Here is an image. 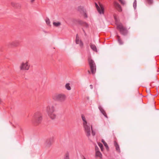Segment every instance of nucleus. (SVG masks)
<instances>
[{
    "label": "nucleus",
    "instance_id": "nucleus-1",
    "mask_svg": "<svg viewBox=\"0 0 159 159\" xmlns=\"http://www.w3.org/2000/svg\"><path fill=\"white\" fill-rule=\"evenodd\" d=\"M57 106L56 103H53L47 107L48 114L49 117L52 119H54L56 117V115L54 112Z\"/></svg>",
    "mask_w": 159,
    "mask_h": 159
},
{
    "label": "nucleus",
    "instance_id": "nucleus-2",
    "mask_svg": "<svg viewBox=\"0 0 159 159\" xmlns=\"http://www.w3.org/2000/svg\"><path fill=\"white\" fill-rule=\"evenodd\" d=\"M42 115L39 112H37L34 113L33 117V121L34 125H37L40 124L42 120Z\"/></svg>",
    "mask_w": 159,
    "mask_h": 159
},
{
    "label": "nucleus",
    "instance_id": "nucleus-3",
    "mask_svg": "<svg viewBox=\"0 0 159 159\" xmlns=\"http://www.w3.org/2000/svg\"><path fill=\"white\" fill-rule=\"evenodd\" d=\"M81 117L84 122L83 124L85 129V131L86 133V135L88 137H89L90 135L91 131L90 128L89 126L87 125V123L86 120L84 116L83 115H82Z\"/></svg>",
    "mask_w": 159,
    "mask_h": 159
},
{
    "label": "nucleus",
    "instance_id": "nucleus-4",
    "mask_svg": "<svg viewBox=\"0 0 159 159\" xmlns=\"http://www.w3.org/2000/svg\"><path fill=\"white\" fill-rule=\"evenodd\" d=\"M88 61L91 72L93 74H95L96 71V67L94 61L90 57L88 58Z\"/></svg>",
    "mask_w": 159,
    "mask_h": 159
},
{
    "label": "nucleus",
    "instance_id": "nucleus-5",
    "mask_svg": "<svg viewBox=\"0 0 159 159\" xmlns=\"http://www.w3.org/2000/svg\"><path fill=\"white\" fill-rule=\"evenodd\" d=\"M117 28L119 30L120 34L123 35H125L128 33L127 29L121 23L117 25Z\"/></svg>",
    "mask_w": 159,
    "mask_h": 159
},
{
    "label": "nucleus",
    "instance_id": "nucleus-6",
    "mask_svg": "<svg viewBox=\"0 0 159 159\" xmlns=\"http://www.w3.org/2000/svg\"><path fill=\"white\" fill-rule=\"evenodd\" d=\"M30 67V65L29 61H26L22 62L19 68L21 70H28L29 69Z\"/></svg>",
    "mask_w": 159,
    "mask_h": 159
},
{
    "label": "nucleus",
    "instance_id": "nucleus-7",
    "mask_svg": "<svg viewBox=\"0 0 159 159\" xmlns=\"http://www.w3.org/2000/svg\"><path fill=\"white\" fill-rule=\"evenodd\" d=\"M95 6L98 13L100 14H104V10L103 5L99 3V7L96 3L95 2Z\"/></svg>",
    "mask_w": 159,
    "mask_h": 159
},
{
    "label": "nucleus",
    "instance_id": "nucleus-8",
    "mask_svg": "<svg viewBox=\"0 0 159 159\" xmlns=\"http://www.w3.org/2000/svg\"><path fill=\"white\" fill-rule=\"evenodd\" d=\"M66 96L64 94H59L56 96V99L60 102H64L66 99Z\"/></svg>",
    "mask_w": 159,
    "mask_h": 159
},
{
    "label": "nucleus",
    "instance_id": "nucleus-9",
    "mask_svg": "<svg viewBox=\"0 0 159 159\" xmlns=\"http://www.w3.org/2000/svg\"><path fill=\"white\" fill-rule=\"evenodd\" d=\"M114 5L116 9L120 12L122 11V9L120 5L116 1L114 2Z\"/></svg>",
    "mask_w": 159,
    "mask_h": 159
},
{
    "label": "nucleus",
    "instance_id": "nucleus-10",
    "mask_svg": "<svg viewBox=\"0 0 159 159\" xmlns=\"http://www.w3.org/2000/svg\"><path fill=\"white\" fill-rule=\"evenodd\" d=\"M20 44V43L18 41H15L10 43L8 44V46L10 47H17Z\"/></svg>",
    "mask_w": 159,
    "mask_h": 159
},
{
    "label": "nucleus",
    "instance_id": "nucleus-11",
    "mask_svg": "<svg viewBox=\"0 0 159 159\" xmlns=\"http://www.w3.org/2000/svg\"><path fill=\"white\" fill-rule=\"evenodd\" d=\"M114 145L116 148V150L118 152L120 153V147L118 144L116 140L114 141Z\"/></svg>",
    "mask_w": 159,
    "mask_h": 159
},
{
    "label": "nucleus",
    "instance_id": "nucleus-12",
    "mask_svg": "<svg viewBox=\"0 0 159 159\" xmlns=\"http://www.w3.org/2000/svg\"><path fill=\"white\" fill-rule=\"evenodd\" d=\"M98 108L101 111V113L103 114V115L107 118H108L107 114L104 111V110L103 109V108L101 106H99L98 107Z\"/></svg>",
    "mask_w": 159,
    "mask_h": 159
},
{
    "label": "nucleus",
    "instance_id": "nucleus-13",
    "mask_svg": "<svg viewBox=\"0 0 159 159\" xmlns=\"http://www.w3.org/2000/svg\"><path fill=\"white\" fill-rule=\"evenodd\" d=\"M90 46L94 52H97V49L96 46L92 43H90Z\"/></svg>",
    "mask_w": 159,
    "mask_h": 159
},
{
    "label": "nucleus",
    "instance_id": "nucleus-14",
    "mask_svg": "<svg viewBox=\"0 0 159 159\" xmlns=\"http://www.w3.org/2000/svg\"><path fill=\"white\" fill-rule=\"evenodd\" d=\"M78 11L81 13H82L83 12H84V11L86 10L84 9L83 7L80 6L78 7Z\"/></svg>",
    "mask_w": 159,
    "mask_h": 159
},
{
    "label": "nucleus",
    "instance_id": "nucleus-15",
    "mask_svg": "<svg viewBox=\"0 0 159 159\" xmlns=\"http://www.w3.org/2000/svg\"><path fill=\"white\" fill-rule=\"evenodd\" d=\"M117 38L118 42L120 45H122L123 44V42L122 40L121 39L120 37L118 35H117Z\"/></svg>",
    "mask_w": 159,
    "mask_h": 159
},
{
    "label": "nucleus",
    "instance_id": "nucleus-16",
    "mask_svg": "<svg viewBox=\"0 0 159 159\" xmlns=\"http://www.w3.org/2000/svg\"><path fill=\"white\" fill-rule=\"evenodd\" d=\"M96 157H99L100 158L102 157V154L101 152L99 151H96Z\"/></svg>",
    "mask_w": 159,
    "mask_h": 159
},
{
    "label": "nucleus",
    "instance_id": "nucleus-17",
    "mask_svg": "<svg viewBox=\"0 0 159 159\" xmlns=\"http://www.w3.org/2000/svg\"><path fill=\"white\" fill-rule=\"evenodd\" d=\"M76 21L78 23L79 25L82 26L83 24H84L85 22L81 20H76Z\"/></svg>",
    "mask_w": 159,
    "mask_h": 159
},
{
    "label": "nucleus",
    "instance_id": "nucleus-18",
    "mask_svg": "<svg viewBox=\"0 0 159 159\" xmlns=\"http://www.w3.org/2000/svg\"><path fill=\"white\" fill-rule=\"evenodd\" d=\"M53 25L55 27H58L61 25V23L59 22H53Z\"/></svg>",
    "mask_w": 159,
    "mask_h": 159
},
{
    "label": "nucleus",
    "instance_id": "nucleus-19",
    "mask_svg": "<svg viewBox=\"0 0 159 159\" xmlns=\"http://www.w3.org/2000/svg\"><path fill=\"white\" fill-rule=\"evenodd\" d=\"M102 142L103 143L104 146L105 147L106 149H108L109 148L107 143L103 139H102Z\"/></svg>",
    "mask_w": 159,
    "mask_h": 159
},
{
    "label": "nucleus",
    "instance_id": "nucleus-20",
    "mask_svg": "<svg viewBox=\"0 0 159 159\" xmlns=\"http://www.w3.org/2000/svg\"><path fill=\"white\" fill-rule=\"evenodd\" d=\"M65 87L68 90H70L71 89V87L70 86V84L69 83H67L66 84Z\"/></svg>",
    "mask_w": 159,
    "mask_h": 159
},
{
    "label": "nucleus",
    "instance_id": "nucleus-21",
    "mask_svg": "<svg viewBox=\"0 0 159 159\" xmlns=\"http://www.w3.org/2000/svg\"><path fill=\"white\" fill-rule=\"evenodd\" d=\"M137 7V1L136 0H134L133 3V7L134 9H135Z\"/></svg>",
    "mask_w": 159,
    "mask_h": 159
},
{
    "label": "nucleus",
    "instance_id": "nucleus-22",
    "mask_svg": "<svg viewBox=\"0 0 159 159\" xmlns=\"http://www.w3.org/2000/svg\"><path fill=\"white\" fill-rule=\"evenodd\" d=\"M64 159H69V154L68 152H67L65 155Z\"/></svg>",
    "mask_w": 159,
    "mask_h": 159
},
{
    "label": "nucleus",
    "instance_id": "nucleus-23",
    "mask_svg": "<svg viewBox=\"0 0 159 159\" xmlns=\"http://www.w3.org/2000/svg\"><path fill=\"white\" fill-rule=\"evenodd\" d=\"M81 48H82L83 47V43L81 40H80V42H79V44Z\"/></svg>",
    "mask_w": 159,
    "mask_h": 159
},
{
    "label": "nucleus",
    "instance_id": "nucleus-24",
    "mask_svg": "<svg viewBox=\"0 0 159 159\" xmlns=\"http://www.w3.org/2000/svg\"><path fill=\"white\" fill-rule=\"evenodd\" d=\"M82 26H84L86 28H88L89 27V25L86 22H84V24H83Z\"/></svg>",
    "mask_w": 159,
    "mask_h": 159
},
{
    "label": "nucleus",
    "instance_id": "nucleus-25",
    "mask_svg": "<svg viewBox=\"0 0 159 159\" xmlns=\"http://www.w3.org/2000/svg\"><path fill=\"white\" fill-rule=\"evenodd\" d=\"M98 145L100 147V148L102 151V148H103V145L101 143H98Z\"/></svg>",
    "mask_w": 159,
    "mask_h": 159
},
{
    "label": "nucleus",
    "instance_id": "nucleus-26",
    "mask_svg": "<svg viewBox=\"0 0 159 159\" xmlns=\"http://www.w3.org/2000/svg\"><path fill=\"white\" fill-rule=\"evenodd\" d=\"M80 42L79 38H76L75 40V42L76 44H79V42Z\"/></svg>",
    "mask_w": 159,
    "mask_h": 159
},
{
    "label": "nucleus",
    "instance_id": "nucleus-27",
    "mask_svg": "<svg viewBox=\"0 0 159 159\" xmlns=\"http://www.w3.org/2000/svg\"><path fill=\"white\" fill-rule=\"evenodd\" d=\"M147 2L149 4H151L153 3L152 0H147Z\"/></svg>",
    "mask_w": 159,
    "mask_h": 159
},
{
    "label": "nucleus",
    "instance_id": "nucleus-28",
    "mask_svg": "<svg viewBox=\"0 0 159 159\" xmlns=\"http://www.w3.org/2000/svg\"><path fill=\"white\" fill-rule=\"evenodd\" d=\"M46 22L47 24L49 25L50 23V21L49 19L47 18L46 20Z\"/></svg>",
    "mask_w": 159,
    "mask_h": 159
},
{
    "label": "nucleus",
    "instance_id": "nucleus-29",
    "mask_svg": "<svg viewBox=\"0 0 159 159\" xmlns=\"http://www.w3.org/2000/svg\"><path fill=\"white\" fill-rule=\"evenodd\" d=\"M91 130H92V134L94 136L95 134V132L94 131H93V130L92 125H91Z\"/></svg>",
    "mask_w": 159,
    "mask_h": 159
},
{
    "label": "nucleus",
    "instance_id": "nucleus-30",
    "mask_svg": "<svg viewBox=\"0 0 159 159\" xmlns=\"http://www.w3.org/2000/svg\"><path fill=\"white\" fill-rule=\"evenodd\" d=\"M83 13L84 14V17L85 18H87L88 17V16H87V15L86 13V11H84V12H83Z\"/></svg>",
    "mask_w": 159,
    "mask_h": 159
},
{
    "label": "nucleus",
    "instance_id": "nucleus-31",
    "mask_svg": "<svg viewBox=\"0 0 159 159\" xmlns=\"http://www.w3.org/2000/svg\"><path fill=\"white\" fill-rule=\"evenodd\" d=\"M119 1L121 4H125L124 2L122 0H119Z\"/></svg>",
    "mask_w": 159,
    "mask_h": 159
},
{
    "label": "nucleus",
    "instance_id": "nucleus-32",
    "mask_svg": "<svg viewBox=\"0 0 159 159\" xmlns=\"http://www.w3.org/2000/svg\"><path fill=\"white\" fill-rule=\"evenodd\" d=\"M11 5L13 6H14V2H11Z\"/></svg>",
    "mask_w": 159,
    "mask_h": 159
},
{
    "label": "nucleus",
    "instance_id": "nucleus-33",
    "mask_svg": "<svg viewBox=\"0 0 159 159\" xmlns=\"http://www.w3.org/2000/svg\"><path fill=\"white\" fill-rule=\"evenodd\" d=\"M90 88L91 89H92L93 88V86L92 85H90Z\"/></svg>",
    "mask_w": 159,
    "mask_h": 159
},
{
    "label": "nucleus",
    "instance_id": "nucleus-34",
    "mask_svg": "<svg viewBox=\"0 0 159 159\" xmlns=\"http://www.w3.org/2000/svg\"><path fill=\"white\" fill-rule=\"evenodd\" d=\"M34 1H35V0H31V2H33Z\"/></svg>",
    "mask_w": 159,
    "mask_h": 159
},
{
    "label": "nucleus",
    "instance_id": "nucleus-35",
    "mask_svg": "<svg viewBox=\"0 0 159 159\" xmlns=\"http://www.w3.org/2000/svg\"><path fill=\"white\" fill-rule=\"evenodd\" d=\"M83 32H84V33H85V32L84 30L83 29Z\"/></svg>",
    "mask_w": 159,
    "mask_h": 159
},
{
    "label": "nucleus",
    "instance_id": "nucleus-36",
    "mask_svg": "<svg viewBox=\"0 0 159 159\" xmlns=\"http://www.w3.org/2000/svg\"><path fill=\"white\" fill-rule=\"evenodd\" d=\"M76 38H79L78 37V34H76Z\"/></svg>",
    "mask_w": 159,
    "mask_h": 159
},
{
    "label": "nucleus",
    "instance_id": "nucleus-37",
    "mask_svg": "<svg viewBox=\"0 0 159 159\" xmlns=\"http://www.w3.org/2000/svg\"><path fill=\"white\" fill-rule=\"evenodd\" d=\"M88 72H89V74H90V71L89 70H88Z\"/></svg>",
    "mask_w": 159,
    "mask_h": 159
},
{
    "label": "nucleus",
    "instance_id": "nucleus-38",
    "mask_svg": "<svg viewBox=\"0 0 159 159\" xmlns=\"http://www.w3.org/2000/svg\"><path fill=\"white\" fill-rule=\"evenodd\" d=\"M1 100L0 99V103H1Z\"/></svg>",
    "mask_w": 159,
    "mask_h": 159
},
{
    "label": "nucleus",
    "instance_id": "nucleus-39",
    "mask_svg": "<svg viewBox=\"0 0 159 159\" xmlns=\"http://www.w3.org/2000/svg\"><path fill=\"white\" fill-rule=\"evenodd\" d=\"M83 159H86V158L85 157H84Z\"/></svg>",
    "mask_w": 159,
    "mask_h": 159
},
{
    "label": "nucleus",
    "instance_id": "nucleus-40",
    "mask_svg": "<svg viewBox=\"0 0 159 159\" xmlns=\"http://www.w3.org/2000/svg\"><path fill=\"white\" fill-rule=\"evenodd\" d=\"M84 34H85V35H86V33H84Z\"/></svg>",
    "mask_w": 159,
    "mask_h": 159
}]
</instances>
